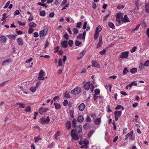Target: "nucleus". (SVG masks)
<instances>
[{
  "mask_svg": "<svg viewBox=\"0 0 149 149\" xmlns=\"http://www.w3.org/2000/svg\"><path fill=\"white\" fill-rule=\"evenodd\" d=\"M84 88L85 90H87L90 89L91 92H93L94 88V86L92 83H90V82L88 81L84 85Z\"/></svg>",
  "mask_w": 149,
  "mask_h": 149,
  "instance_id": "obj_1",
  "label": "nucleus"
},
{
  "mask_svg": "<svg viewBox=\"0 0 149 149\" xmlns=\"http://www.w3.org/2000/svg\"><path fill=\"white\" fill-rule=\"evenodd\" d=\"M123 14L121 13L117 14L116 20L119 24H122L123 23Z\"/></svg>",
  "mask_w": 149,
  "mask_h": 149,
  "instance_id": "obj_2",
  "label": "nucleus"
},
{
  "mask_svg": "<svg viewBox=\"0 0 149 149\" xmlns=\"http://www.w3.org/2000/svg\"><path fill=\"white\" fill-rule=\"evenodd\" d=\"M50 121V119L49 116L47 118L42 117L40 120V122L42 124H48Z\"/></svg>",
  "mask_w": 149,
  "mask_h": 149,
  "instance_id": "obj_3",
  "label": "nucleus"
},
{
  "mask_svg": "<svg viewBox=\"0 0 149 149\" xmlns=\"http://www.w3.org/2000/svg\"><path fill=\"white\" fill-rule=\"evenodd\" d=\"M45 73L43 71L41 70H40L39 76L38 77V79L40 80H43L45 79Z\"/></svg>",
  "mask_w": 149,
  "mask_h": 149,
  "instance_id": "obj_4",
  "label": "nucleus"
},
{
  "mask_svg": "<svg viewBox=\"0 0 149 149\" xmlns=\"http://www.w3.org/2000/svg\"><path fill=\"white\" fill-rule=\"evenodd\" d=\"M122 112L121 111H114V115L115 116V120L117 121L118 118L122 115Z\"/></svg>",
  "mask_w": 149,
  "mask_h": 149,
  "instance_id": "obj_5",
  "label": "nucleus"
},
{
  "mask_svg": "<svg viewBox=\"0 0 149 149\" xmlns=\"http://www.w3.org/2000/svg\"><path fill=\"white\" fill-rule=\"evenodd\" d=\"M80 88L79 87H77L71 91V93L74 95H77L80 93Z\"/></svg>",
  "mask_w": 149,
  "mask_h": 149,
  "instance_id": "obj_6",
  "label": "nucleus"
},
{
  "mask_svg": "<svg viewBox=\"0 0 149 149\" xmlns=\"http://www.w3.org/2000/svg\"><path fill=\"white\" fill-rule=\"evenodd\" d=\"M48 29L47 28H45L43 30L41 31L40 33V36L42 37L45 36L47 33Z\"/></svg>",
  "mask_w": 149,
  "mask_h": 149,
  "instance_id": "obj_7",
  "label": "nucleus"
},
{
  "mask_svg": "<svg viewBox=\"0 0 149 149\" xmlns=\"http://www.w3.org/2000/svg\"><path fill=\"white\" fill-rule=\"evenodd\" d=\"M129 54V52L127 51L124 52H121L120 55V58H127Z\"/></svg>",
  "mask_w": 149,
  "mask_h": 149,
  "instance_id": "obj_8",
  "label": "nucleus"
},
{
  "mask_svg": "<svg viewBox=\"0 0 149 149\" xmlns=\"http://www.w3.org/2000/svg\"><path fill=\"white\" fill-rule=\"evenodd\" d=\"M49 110V109L48 108H41L39 109V112L40 114H42L45 113L48 111Z\"/></svg>",
  "mask_w": 149,
  "mask_h": 149,
  "instance_id": "obj_9",
  "label": "nucleus"
},
{
  "mask_svg": "<svg viewBox=\"0 0 149 149\" xmlns=\"http://www.w3.org/2000/svg\"><path fill=\"white\" fill-rule=\"evenodd\" d=\"M91 66L97 68H100V65L98 62L96 61H93L92 62Z\"/></svg>",
  "mask_w": 149,
  "mask_h": 149,
  "instance_id": "obj_10",
  "label": "nucleus"
},
{
  "mask_svg": "<svg viewBox=\"0 0 149 149\" xmlns=\"http://www.w3.org/2000/svg\"><path fill=\"white\" fill-rule=\"evenodd\" d=\"M61 47L63 48H65L68 47V41L67 40H64L61 43Z\"/></svg>",
  "mask_w": 149,
  "mask_h": 149,
  "instance_id": "obj_11",
  "label": "nucleus"
},
{
  "mask_svg": "<svg viewBox=\"0 0 149 149\" xmlns=\"http://www.w3.org/2000/svg\"><path fill=\"white\" fill-rule=\"evenodd\" d=\"M86 52L85 50H83L79 53L77 57L78 60L80 59L85 54Z\"/></svg>",
  "mask_w": 149,
  "mask_h": 149,
  "instance_id": "obj_12",
  "label": "nucleus"
},
{
  "mask_svg": "<svg viewBox=\"0 0 149 149\" xmlns=\"http://www.w3.org/2000/svg\"><path fill=\"white\" fill-rule=\"evenodd\" d=\"M71 136L73 140H77L79 139L78 134H77L74 133L71 134Z\"/></svg>",
  "mask_w": 149,
  "mask_h": 149,
  "instance_id": "obj_13",
  "label": "nucleus"
},
{
  "mask_svg": "<svg viewBox=\"0 0 149 149\" xmlns=\"http://www.w3.org/2000/svg\"><path fill=\"white\" fill-rule=\"evenodd\" d=\"M133 132L131 131L130 133L127 134L126 135L128 137L129 139L131 140H133L134 139L133 137Z\"/></svg>",
  "mask_w": 149,
  "mask_h": 149,
  "instance_id": "obj_14",
  "label": "nucleus"
},
{
  "mask_svg": "<svg viewBox=\"0 0 149 149\" xmlns=\"http://www.w3.org/2000/svg\"><path fill=\"white\" fill-rule=\"evenodd\" d=\"M85 107V105L84 103L80 104L78 106V108L80 111H83Z\"/></svg>",
  "mask_w": 149,
  "mask_h": 149,
  "instance_id": "obj_15",
  "label": "nucleus"
},
{
  "mask_svg": "<svg viewBox=\"0 0 149 149\" xmlns=\"http://www.w3.org/2000/svg\"><path fill=\"white\" fill-rule=\"evenodd\" d=\"M101 122V118H97L94 120V123L96 125H100Z\"/></svg>",
  "mask_w": 149,
  "mask_h": 149,
  "instance_id": "obj_16",
  "label": "nucleus"
},
{
  "mask_svg": "<svg viewBox=\"0 0 149 149\" xmlns=\"http://www.w3.org/2000/svg\"><path fill=\"white\" fill-rule=\"evenodd\" d=\"M130 22V21L127 16L126 15H125L123 17V22Z\"/></svg>",
  "mask_w": 149,
  "mask_h": 149,
  "instance_id": "obj_17",
  "label": "nucleus"
},
{
  "mask_svg": "<svg viewBox=\"0 0 149 149\" xmlns=\"http://www.w3.org/2000/svg\"><path fill=\"white\" fill-rule=\"evenodd\" d=\"M84 119V118L82 116L80 115L78 117L77 120L79 122L81 123L83 121Z\"/></svg>",
  "mask_w": 149,
  "mask_h": 149,
  "instance_id": "obj_18",
  "label": "nucleus"
},
{
  "mask_svg": "<svg viewBox=\"0 0 149 149\" xmlns=\"http://www.w3.org/2000/svg\"><path fill=\"white\" fill-rule=\"evenodd\" d=\"M65 126L67 130H69L71 127V123L69 121H67L66 123Z\"/></svg>",
  "mask_w": 149,
  "mask_h": 149,
  "instance_id": "obj_19",
  "label": "nucleus"
},
{
  "mask_svg": "<svg viewBox=\"0 0 149 149\" xmlns=\"http://www.w3.org/2000/svg\"><path fill=\"white\" fill-rule=\"evenodd\" d=\"M1 40L3 43H6L7 40V38L4 36H2L0 37Z\"/></svg>",
  "mask_w": 149,
  "mask_h": 149,
  "instance_id": "obj_20",
  "label": "nucleus"
},
{
  "mask_svg": "<svg viewBox=\"0 0 149 149\" xmlns=\"http://www.w3.org/2000/svg\"><path fill=\"white\" fill-rule=\"evenodd\" d=\"M54 104L56 109L58 110L60 109L61 106L59 104L54 102Z\"/></svg>",
  "mask_w": 149,
  "mask_h": 149,
  "instance_id": "obj_21",
  "label": "nucleus"
},
{
  "mask_svg": "<svg viewBox=\"0 0 149 149\" xmlns=\"http://www.w3.org/2000/svg\"><path fill=\"white\" fill-rule=\"evenodd\" d=\"M10 61V59H8L4 61L2 63V65H4L8 64V63H9Z\"/></svg>",
  "mask_w": 149,
  "mask_h": 149,
  "instance_id": "obj_22",
  "label": "nucleus"
},
{
  "mask_svg": "<svg viewBox=\"0 0 149 149\" xmlns=\"http://www.w3.org/2000/svg\"><path fill=\"white\" fill-rule=\"evenodd\" d=\"M17 41L18 45H23V42L22 39L20 38H17L16 40Z\"/></svg>",
  "mask_w": 149,
  "mask_h": 149,
  "instance_id": "obj_23",
  "label": "nucleus"
},
{
  "mask_svg": "<svg viewBox=\"0 0 149 149\" xmlns=\"http://www.w3.org/2000/svg\"><path fill=\"white\" fill-rule=\"evenodd\" d=\"M137 69L136 68H133L130 70V72L132 74H135L137 72Z\"/></svg>",
  "mask_w": 149,
  "mask_h": 149,
  "instance_id": "obj_24",
  "label": "nucleus"
},
{
  "mask_svg": "<svg viewBox=\"0 0 149 149\" xmlns=\"http://www.w3.org/2000/svg\"><path fill=\"white\" fill-rule=\"evenodd\" d=\"M82 126L81 125H78L77 127V132L79 133H80L82 130Z\"/></svg>",
  "mask_w": 149,
  "mask_h": 149,
  "instance_id": "obj_25",
  "label": "nucleus"
},
{
  "mask_svg": "<svg viewBox=\"0 0 149 149\" xmlns=\"http://www.w3.org/2000/svg\"><path fill=\"white\" fill-rule=\"evenodd\" d=\"M6 13H3L2 15V18L1 19L2 21H4L5 22V19L7 18V17L6 16Z\"/></svg>",
  "mask_w": 149,
  "mask_h": 149,
  "instance_id": "obj_26",
  "label": "nucleus"
},
{
  "mask_svg": "<svg viewBox=\"0 0 149 149\" xmlns=\"http://www.w3.org/2000/svg\"><path fill=\"white\" fill-rule=\"evenodd\" d=\"M145 10L146 12L149 13V4H147L146 5Z\"/></svg>",
  "mask_w": 149,
  "mask_h": 149,
  "instance_id": "obj_27",
  "label": "nucleus"
},
{
  "mask_svg": "<svg viewBox=\"0 0 149 149\" xmlns=\"http://www.w3.org/2000/svg\"><path fill=\"white\" fill-rule=\"evenodd\" d=\"M108 25L111 28L113 29L115 28V26L114 24L111 22H109V23Z\"/></svg>",
  "mask_w": 149,
  "mask_h": 149,
  "instance_id": "obj_28",
  "label": "nucleus"
},
{
  "mask_svg": "<svg viewBox=\"0 0 149 149\" xmlns=\"http://www.w3.org/2000/svg\"><path fill=\"white\" fill-rule=\"evenodd\" d=\"M102 29L101 26L99 25L96 29L95 32H98V33Z\"/></svg>",
  "mask_w": 149,
  "mask_h": 149,
  "instance_id": "obj_29",
  "label": "nucleus"
},
{
  "mask_svg": "<svg viewBox=\"0 0 149 149\" xmlns=\"http://www.w3.org/2000/svg\"><path fill=\"white\" fill-rule=\"evenodd\" d=\"M120 108H121L122 111H123L124 110V107H123L122 106H121L120 105H118L117 106V107H116L115 109H120Z\"/></svg>",
  "mask_w": 149,
  "mask_h": 149,
  "instance_id": "obj_30",
  "label": "nucleus"
},
{
  "mask_svg": "<svg viewBox=\"0 0 149 149\" xmlns=\"http://www.w3.org/2000/svg\"><path fill=\"white\" fill-rule=\"evenodd\" d=\"M112 87V86L110 84H109V86L106 85L105 86V88L107 90L109 88L110 91H111V88Z\"/></svg>",
  "mask_w": 149,
  "mask_h": 149,
  "instance_id": "obj_31",
  "label": "nucleus"
},
{
  "mask_svg": "<svg viewBox=\"0 0 149 149\" xmlns=\"http://www.w3.org/2000/svg\"><path fill=\"white\" fill-rule=\"evenodd\" d=\"M74 44L73 41L72 40H69L68 42L69 46L70 47H72Z\"/></svg>",
  "mask_w": 149,
  "mask_h": 149,
  "instance_id": "obj_32",
  "label": "nucleus"
},
{
  "mask_svg": "<svg viewBox=\"0 0 149 149\" xmlns=\"http://www.w3.org/2000/svg\"><path fill=\"white\" fill-rule=\"evenodd\" d=\"M34 139L36 142H37L41 140L39 136H38L37 137H35Z\"/></svg>",
  "mask_w": 149,
  "mask_h": 149,
  "instance_id": "obj_33",
  "label": "nucleus"
},
{
  "mask_svg": "<svg viewBox=\"0 0 149 149\" xmlns=\"http://www.w3.org/2000/svg\"><path fill=\"white\" fill-rule=\"evenodd\" d=\"M31 110V107L29 106H27L26 107L25 111L26 112H29Z\"/></svg>",
  "mask_w": 149,
  "mask_h": 149,
  "instance_id": "obj_34",
  "label": "nucleus"
},
{
  "mask_svg": "<svg viewBox=\"0 0 149 149\" xmlns=\"http://www.w3.org/2000/svg\"><path fill=\"white\" fill-rule=\"evenodd\" d=\"M36 24L33 22H31L30 23L29 27H35L36 26Z\"/></svg>",
  "mask_w": 149,
  "mask_h": 149,
  "instance_id": "obj_35",
  "label": "nucleus"
},
{
  "mask_svg": "<svg viewBox=\"0 0 149 149\" xmlns=\"http://www.w3.org/2000/svg\"><path fill=\"white\" fill-rule=\"evenodd\" d=\"M94 132V131L93 130L90 131L88 134V136L89 138H90Z\"/></svg>",
  "mask_w": 149,
  "mask_h": 149,
  "instance_id": "obj_36",
  "label": "nucleus"
},
{
  "mask_svg": "<svg viewBox=\"0 0 149 149\" xmlns=\"http://www.w3.org/2000/svg\"><path fill=\"white\" fill-rule=\"evenodd\" d=\"M40 14L42 16H45L46 15L45 12L44 10H42L40 12Z\"/></svg>",
  "mask_w": 149,
  "mask_h": 149,
  "instance_id": "obj_37",
  "label": "nucleus"
},
{
  "mask_svg": "<svg viewBox=\"0 0 149 149\" xmlns=\"http://www.w3.org/2000/svg\"><path fill=\"white\" fill-rule=\"evenodd\" d=\"M99 36V33L98 32H95L94 34V38L95 40H96Z\"/></svg>",
  "mask_w": 149,
  "mask_h": 149,
  "instance_id": "obj_38",
  "label": "nucleus"
},
{
  "mask_svg": "<svg viewBox=\"0 0 149 149\" xmlns=\"http://www.w3.org/2000/svg\"><path fill=\"white\" fill-rule=\"evenodd\" d=\"M137 49V47L135 46H134L132 48V49L131 50V51H130L131 52L133 53V52H135L136 51Z\"/></svg>",
  "mask_w": 149,
  "mask_h": 149,
  "instance_id": "obj_39",
  "label": "nucleus"
},
{
  "mask_svg": "<svg viewBox=\"0 0 149 149\" xmlns=\"http://www.w3.org/2000/svg\"><path fill=\"white\" fill-rule=\"evenodd\" d=\"M17 104L19 105V107L22 108H24L25 105V104L22 103H17Z\"/></svg>",
  "mask_w": 149,
  "mask_h": 149,
  "instance_id": "obj_40",
  "label": "nucleus"
},
{
  "mask_svg": "<svg viewBox=\"0 0 149 149\" xmlns=\"http://www.w3.org/2000/svg\"><path fill=\"white\" fill-rule=\"evenodd\" d=\"M34 31V29L32 28L29 27L28 29V33L29 34H31Z\"/></svg>",
  "mask_w": 149,
  "mask_h": 149,
  "instance_id": "obj_41",
  "label": "nucleus"
},
{
  "mask_svg": "<svg viewBox=\"0 0 149 149\" xmlns=\"http://www.w3.org/2000/svg\"><path fill=\"white\" fill-rule=\"evenodd\" d=\"M82 25V23L81 22H79L77 23L76 27L79 28L81 27Z\"/></svg>",
  "mask_w": 149,
  "mask_h": 149,
  "instance_id": "obj_42",
  "label": "nucleus"
},
{
  "mask_svg": "<svg viewBox=\"0 0 149 149\" xmlns=\"http://www.w3.org/2000/svg\"><path fill=\"white\" fill-rule=\"evenodd\" d=\"M106 51V50L105 49H104L102 51L100 52V54L101 55H104Z\"/></svg>",
  "mask_w": 149,
  "mask_h": 149,
  "instance_id": "obj_43",
  "label": "nucleus"
},
{
  "mask_svg": "<svg viewBox=\"0 0 149 149\" xmlns=\"http://www.w3.org/2000/svg\"><path fill=\"white\" fill-rule=\"evenodd\" d=\"M143 65L144 66H149V60H147L144 63Z\"/></svg>",
  "mask_w": 149,
  "mask_h": 149,
  "instance_id": "obj_44",
  "label": "nucleus"
},
{
  "mask_svg": "<svg viewBox=\"0 0 149 149\" xmlns=\"http://www.w3.org/2000/svg\"><path fill=\"white\" fill-rule=\"evenodd\" d=\"M17 22H18L19 25L20 26H24L26 24L25 23L22 22L20 21H18Z\"/></svg>",
  "mask_w": 149,
  "mask_h": 149,
  "instance_id": "obj_45",
  "label": "nucleus"
},
{
  "mask_svg": "<svg viewBox=\"0 0 149 149\" xmlns=\"http://www.w3.org/2000/svg\"><path fill=\"white\" fill-rule=\"evenodd\" d=\"M72 126L74 127H75L76 126V120L75 119H74L72 121Z\"/></svg>",
  "mask_w": 149,
  "mask_h": 149,
  "instance_id": "obj_46",
  "label": "nucleus"
},
{
  "mask_svg": "<svg viewBox=\"0 0 149 149\" xmlns=\"http://www.w3.org/2000/svg\"><path fill=\"white\" fill-rule=\"evenodd\" d=\"M94 92L95 94L96 95H98L100 93V91L99 89H95V90Z\"/></svg>",
  "mask_w": 149,
  "mask_h": 149,
  "instance_id": "obj_47",
  "label": "nucleus"
},
{
  "mask_svg": "<svg viewBox=\"0 0 149 149\" xmlns=\"http://www.w3.org/2000/svg\"><path fill=\"white\" fill-rule=\"evenodd\" d=\"M81 44V42H79V41L76 40L74 44L77 46H78L80 45Z\"/></svg>",
  "mask_w": 149,
  "mask_h": 149,
  "instance_id": "obj_48",
  "label": "nucleus"
},
{
  "mask_svg": "<svg viewBox=\"0 0 149 149\" xmlns=\"http://www.w3.org/2000/svg\"><path fill=\"white\" fill-rule=\"evenodd\" d=\"M110 15V13H109L108 14L104 16L103 18V20L104 21H106L107 20V18Z\"/></svg>",
  "mask_w": 149,
  "mask_h": 149,
  "instance_id": "obj_49",
  "label": "nucleus"
},
{
  "mask_svg": "<svg viewBox=\"0 0 149 149\" xmlns=\"http://www.w3.org/2000/svg\"><path fill=\"white\" fill-rule=\"evenodd\" d=\"M79 31V30L77 28H74L73 29L74 34H76Z\"/></svg>",
  "mask_w": 149,
  "mask_h": 149,
  "instance_id": "obj_50",
  "label": "nucleus"
},
{
  "mask_svg": "<svg viewBox=\"0 0 149 149\" xmlns=\"http://www.w3.org/2000/svg\"><path fill=\"white\" fill-rule=\"evenodd\" d=\"M58 65L59 66H62V61L61 59L60 58L59 59L58 61Z\"/></svg>",
  "mask_w": 149,
  "mask_h": 149,
  "instance_id": "obj_51",
  "label": "nucleus"
},
{
  "mask_svg": "<svg viewBox=\"0 0 149 149\" xmlns=\"http://www.w3.org/2000/svg\"><path fill=\"white\" fill-rule=\"evenodd\" d=\"M128 72V70L126 68H125L123 70V74H126Z\"/></svg>",
  "mask_w": 149,
  "mask_h": 149,
  "instance_id": "obj_52",
  "label": "nucleus"
},
{
  "mask_svg": "<svg viewBox=\"0 0 149 149\" xmlns=\"http://www.w3.org/2000/svg\"><path fill=\"white\" fill-rule=\"evenodd\" d=\"M60 132L58 131L55 133L54 135L55 139H57V137L60 135Z\"/></svg>",
  "mask_w": 149,
  "mask_h": 149,
  "instance_id": "obj_53",
  "label": "nucleus"
},
{
  "mask_svg": "<svg viewBox=\"0 0 149 149\" xmlns=\"http://www.w3.org/2000/svg\"><path fill=\"white\" fill-rule=\"evenodd\" d=\"M20 12L19 11V10H16L15 13H14V15L15 16H16L17 15H18L19 14H20Z\"/></svg>",
  "mask_w": 149,
  "mask_h": 149,
  "instance_id": "obj_54",
  "label": "nucleus"
},
{
  "mask_svg": "<svg viewBox=\"0 0 149 149\" xmlns=\"http://www.w3.org/2000/svg\"><path fill=\"white\" fill-rule=\"evenodd\" d=\"M88 148V146H87V145L84 144L81 145L80 146L81 148H85L86 149H87Z\"/></svg>",
  "mask_w": 149,
  "mask_h": 149,
  "instance_id": "obj_55",
  "label": "nucleus"
},
{
  "mask_svg": "<svg viewBox=\"0 0 149 149\" xmlns=\"http://www.w3.org/2000/svg\"><path fill=\"white\" fill-rule=\"evenodd\" d=\"M30 91L33 93L36 90V87H31L30 88Z\"/></svg>",
  "mask_w": 149,
  "mask_h": 149,
  "instance_id": "obj_56",
  "label": "nucleus"
},
{
  "mask_svg": "<svg viewBox=\"0 0 149 149\" xmlns=\"http://www.w3.org/2000/svg\"><path fill=\"white\" fill-rule=\"evenodd\" d=\"M70 114L71 117H73L74 111L73 110H70Z\"/></svg>",
  "mask_w": 149,
  "mask_h": 149,
  "instance_id": "obj_57",
  "label": "nucleus"
},
{
  "mask_svg": "<svg viewBox=\"0 0 149 149\" xmlns=\"http://www.w3.org/2000/svg\"><path fill=\"white\" fill-rule=\"evenodd\" d=\"M87 22H84L82 29H85L87 27Z\"/></svg>",
  "mask_w": 149,
  "mask_h": 149,
  "instance_id": "obj_58",
  "label": "nucleus"
},
{
  "mask_svg": "<svg viewBox=\"0 0 149 149\" xmlns=\"http://www.w3.org/2000/svg\"><path fill=\"white\" fill-rule=\"evenodd\" d=\"M55 144V142H52L50 144H49L47 146L48 148H50L52 147Z\"/></svg>",
  "mask_w": 149,
  "mask_h": 149,
  "instance_id": "obj_59",
  "label": "nucleus"
},
{
  "mask_svg": "<svg viewBox=\"0 0 149 149\" xmlns=\"http://www.w3.org/2000/svg\"><path fill=\"white\" fill-rule=\"evenodd\" d=\"M89 143V141L87 139H85L84 141V144L86 145H88Z\"/></svg>",
  "mask_w": 149,
  "mask_h": 149,
  "instance_id": "obj_60",
  "label": "nucleus"
},
{
  "mask_svg": "<svg viewBox=\"0 0 149 149\" xmlns=\"http://www.w3.org/2000/svg\"><path fill=\"white\" fill-rule=\"evenodd\" d=\"M32 60L33 58H32L31 57L29 59L26 60L25 61V62L26 63H30L31 61H32Z\"/></svg>",
  "mask_w": 149,
  "mask_h": 149,
  "instance_id": "obj_61",
  "label": "nucleus"
},
{
  "mask_svg": "<svg viewBox=\"0 0 149 149\" xmlns=\"http://www.w3.org/2000/svg\"><path fill=\"white\" fill-rule=\"evenodd\" d=\"M86 33V32L85 31H84V32H83L82 34V39H85Z\"/></svg>",
  "mask_w": 149,
  "mask_h": 149,
  "instance_id": "obj_62",
  "label": "nucleus"
},
{
  "mask_svg": "<svg viewBox=\"0 0 149 149\" xmlns=\"http://www.w3.org/2000/svg\"><path fill=\"white\" fill-rule=\"evenodd\" d=\"M68 103V102L67 100H65L63 102V104L64 106H67Z\"/></svg>",
  "mask_w": 149,
  "mask_h": 149,
  "instance_id": "obj_63",
  "label": "nucleus"
},
{
  "mask_svg": "<svg viewBox=\"0 0 149 149\" xmlns=\"http://www.w3.org/2000/svg\"><path fill=\"white\" fill-rule=\"evenodd\" d=\"M130 84H131L132 86H136L137 85V84L136 83V81L132 82Z\"/></svg>",
  "mask_w": 149,
  "mask_h": 149,
  "instance_id": "obj_64",
  "label": "nucleus"
}]
</instances>
